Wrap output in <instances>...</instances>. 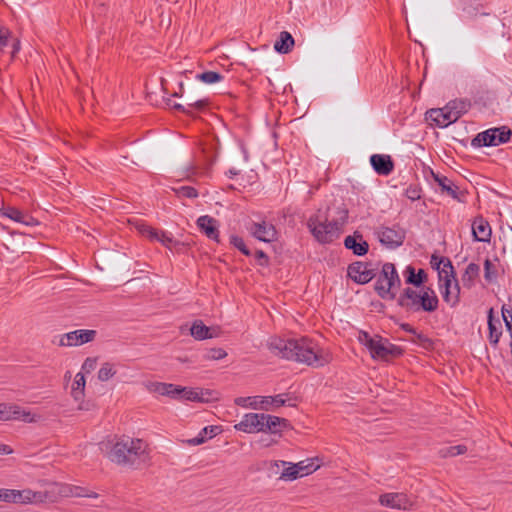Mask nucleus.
Instances as JSON below:
<instances>
[{"label":"nucleus","instance_id":"obj_1","mask_svg":"<svg viewBox=\"0 0 512 512\" xmlns=\"http://www.w3.org/2000/svg\"><path fill=\"white\" fill-rule=\"evenodd\" d=\"M269 350L283 359L305 363L309 366L320 367L328 363V355L322 354L317 344L307 338L272 337L268 341Z\"/></svg>","mask_w":512,"mask_h":512},{"label":"nucleus","instance_id":"obj_2","mask_svg":"<svg viewBox=\"0 0 512 512\" xmlns=\"http://www.w3.org/2000/svg\"><path fill=\"white\" fill-rule=\"evenodd\" d=\"M104 447L106 450L109 449L107 452L109 460L118 465L135 468L134 466L146 458V445L138 438L122 437L115 443L107 442Z\"/></svg>","mask_w":512,"mask_h":512},{"label":"nucleus","instance_id":"obj_3","mask_svg":"<svg viewBox=\"0 0 512 512\" xmlns=\"http://www.w3.org/2000/svg\"><path fill=\"white\" fill-rule=\"evenodd\" d=\"M397 305L407 313H433L438 309L439 298L430 287H424L421 290L407 287L402 290L397 298Z\"/></svg>","mask_w":512,"mask_h":512},{"label":"nucleus","instance_id":"obj_4","mask_svg":"<svg viewBox=\"0 0 512 512\" xmlns=\"http://www.w3.org/2000/svg\"><path fill=\"white\" fill-rule=\"evenodd\" d=\"M338 214L339 217L332 221H328L327 217L322 220L318 214L309 217L307 227L318 242L328 244L340 236L341 227L348 219V210L338 209Z\"/></svg>","mask_w":512,"mask_h":512},{"label":"nucleus","instance_id":"obj_5","mask_svg":"<svg viewBox=\"0 0 512 512\" xmlns=\"http://www.w3.org/2000/svg\"><path fill=\"white\" fill-rule=\"evenodd\" d=\"M401 287V279L398 275L395 264L387 262L382 265L374 290L381 299L394 300L395 289Z\"/></svg>","mask_w":512,"mask_h":512},{"label":"nucleus","instance_id":"obj_6","mask_svg":"<svg viewBox=\"0 0 512 512\" xmlns=\"http://www.w3.org/2000/svg\"><path fill=\"white\" fill-rule=\"evenodd\" d=\"M512 135V130L507 126H500L487 129L478 133L471 141L475 148L499 146L507 143Z\"/></svg>","mask_w":512,"mask_h":512},{"label":"nucleus","instance_id":"obj_7","mask_svg":"<svg viewBox=\"0 0 512 512\" xmlns=\"http://www.w3.org/2000/svg\"><path fill=\"white\" fill-rule=\"evenodd\" d=\"M373 358L382 360H389L397 358L404 354V349L400 346L390 343L387 339L380 338L379 340L369 339L365 343Z\"/></svg>","mask_w":512,"mask_h":512},{"label":"nucleus","instance_id":"obj_8","mask_svg":"<svg viewBox=\"0 0 512 512\" xmlns=\"http://www.w3.org/2000/svg\"><path fill=\"white\" fill-rule=\"evenodd\" d=\"M379 242L389 248L396 249L400 247L406 238V230L399 225L392 227L381 226L376 231Z\"/></svg>","mask_w":512,"mask_h":512},{"label":"nucleus","instance_id":"obj_9","mask_svg":"<svg viewBox=\"0 0 512 512\" xmlns=\"http://www.w3.org/2000/svg\"><path fill=\"white\" fill-rule=\"evenodd\" d=\"M369 262L356 261L347 268L348 277L357 284L364 285L376 277V271L369 268Z\"/></svg>","mask_w":512,"mask_h":512},{"label":"nucleus","instance_id":"obj_10","mask_svg":"<svg viewBox=\"0 0 512 512\" xmlns=\"http://www.w3.org/2000/svg\"><path fill=\"white\" fill-rule=\"evenodd\" d=\"M97 335L96 330L79 329L68 332L60 337L59 346H79L92 342Z\"/></svg>","mask_w":512,"mask_h":512},{"label":"nucleus","instance_id":"obj_11","mask_svg":"<svg viewBox=\"0 0 512 512\" xmlns=\"http://www.w3.org/2000/svg\"><path fill=\"white\" fill-rule=\"evenodd\" d=\"M259 409L270 410V407L278 408L281 406L296 407L298 397L292 393H282L275 396H258Z\"/></svg>","mask_w":512,"mask_h":512},{"label":"nucleus","instance_id":"obj_12","mask_svg":"<svg viewBox=\"0 0 512 512\" xmlns=\"http://www.w3.org/2000/svg\"><path fill=\"white\" fill-rule=\"evenodd\" d=\"M264 420V413H247L234 428L245 433L262 432L264 431Z\"/></svg>","mask_w":512,"mask_h":512},{"label":"nucleus","instance_id":"obj_13","mask_svg":"<svg viewBox=\"0 0 512 512\" xmlns=\"http://www.w3.org/2000/svg\"><path fill=\"white\" fill-rule=\"evenodd\" d=\"M251 235L263 242H272L277 239V230L273 224L262 222H253L248 228Z\"/></svg>","mask_w":512,"mask_h":512},{"label":"nucleus","instance_id":"obj_14","mask_svg":"<svg viewBox=\"0 0 512 512\" xmlns=\"http://www.w3.org/2000/svg\"><path fill=\"white\" fill-rule=\"evenodd\" d=\"M370 164L373 170L381 176L390 175L395 167L394 160L387 154H373L370 156Z\"/></svg>","mask_w":512,"mask_h":512},{"label":"nucleus","instance_id":"obj_15","mask_svg":"<svg viewBox=\"0 0 512 512\" xmlns=\"http://www.w3.org/2000/svg\"><path fill=\"white\" fill-rule=\"evenodd\" d=\"M344 246L351 250L356 256H364L369 251V244L364 240L363 235L359 231H355L352 235H348L344 239Z\"/></svg>","mask_w":512,"mask_h":512},{"label":"nucleus","instance_id":"obj_16","mask_svg":"<svg viewBox=\"0 0 512 512\" xmlns=\"http://www.w3.org/2000/svg\"><path fill=\"white\" fill-rule=\"evenodd\" d=\"M492 230L489 222L481 215L474 218L472 222L473 240L478 242H490Z\"/></svg>","mask_w":512,"mask_h":512},{"label":"nucleus","instance_id":"obj_17","mask_svg":"<svg viewBox=\"0 0 512 512\" xmlns=\"http://www.w3.org/2000/svg\"><path fill=\"white\" fill-rule=\"evenodd\" d=\"M12 419H21L25 422L33 421L30 412L23 411L16 405L0 403V420L8 421Z\"/></svg>","mask_w":512,"mask_h":512},{"label":"nucleus","instance_id":"obj_18","mask_svg":"<svg viewBox=\"0 0 512 512\" xmlns=\"http://www.w3.org/2000/svg\"><path fill=\"white\" fill-rule=\"evenodd\" d=\"M199 230L209 239L219 242V222L209 215L200 216L197 221Z\"/></svg>","mask_w":512,"mask_h":512},{"label":"nucleus","instance_id":"obj_19","mask_svg":"<svg viewBox=\"0 0 512 512\" xmlns=\"http://www.w3.org/2000/svg\"><path fill=\"white\" fill-rule=\"evenodd\" d=\"M431 267L438 271L439 281H442L444 276H451L455 278L456 272L451 260L444 256L433 254L430 260Z\"/></svg>","mask_w":512,"mask_h":512},{"label":"nucleus","instance_id":"obj_20","mask_svg":"<svg viewBox=\"0 0 512 512\" xmlns=\"http://www.w3.org/2000/svg\"><path fill=\"white\" fill-rule=\"evenodd\" d=\"M0 217H7L26 226H36L39 224L37 219L15 207L1 208Z\"/></svg>","mask_w":512,"mask_h":512},{"label":"nucleus","instance_id":"obj_21","mask_svg":"<svg viewBox=\"0 0 512 512\" xmlns=\"http://www.w3.org/2000/svg\"><path fill=\"white\" fill-rule=\"evenodd\" d=\"M426 119L431 120L436 126L441 128H445L449 124L456 122L453 120L452 113L447 109V106L428 110L426 112Z\"/></svg>","mask_w":512,"mask_h":512},{"label":"nucleus","instance_id":"obj_22","mask_svg":"<svg viewBox=\"0 0 512 512\" xmlns=\"http://www.w3.org/2000/svg\"><path fill=\"white\" fill-rule=\"evenodd\" d=\"M379 502L381 505L396 508V509H408L411 505L406 494L403 493H386L380 496Z\"/></svg>","mask_w":512,"mask_h":512},{"label":"nucleus","instance_id":"obj_23","mask_svg":"<svg viewBox=\"0 0 512 512\" xmlns=\"http://www.w3.org/2000/svg\"><path fill=\"white\" fill-rule=\"evenodd\" d=\"M487 324L489 342L494 348H496L502 336V326L499 318H495L493 308H490L487 311Z\"/></svg>","mask_w":512,"mask_h":512},{"label":"nucleus","instance_id":"obj_24","mask_svg":"<svg viewBox=\"0 0 512 512\" xmlns=\"http://www.w3.org/2000/svg\"><path fill=\"white\" fill-rule=\"evenodd\" d=\"M264 431L271 434H279L281 435V432L285 429L291 428V424L289 420L285 418H281L278 416L265 414V420H264Z\"/></svg>","mask_w":512,"mask_h":512},{"label":"nucleus","instance_id":"obj_25","mask_svg":"<svg viewBox=\"0 0 512 512\" xmlns=\"http://www.w3.org/2000/svg\"><path fill=\"white\" fill-rule=\"evenodd\" d=\"M403 275L405 277V282L416 288H424L423 286L428 280L427 273L424 269H419L416 272V269L412 265H408L406 267Z\"/></svg>","mask_w":512,"mask_h":512},{"label":"nucleus","instance_id":"obj_26","mask_svg":"<svg viewBox=\"0 0 512 512\" xmlns=\"http://www.w3.org/2000/svg\"><path fill=\"white\" fill-rule=\"evenodd\" d=\"M446 106L452 113L453 120L457 121L462 115L469 111L472 103L471 100L467 98H460L449 101Z\"/></svg>","mask_w":512,"mask_h":512},{"label":"nucleus","instance_id":"obj_27","mask_svg":"<svg viewBox=\"0 0 512 512\" xmlns=\"http://www.w3.org/2000/svg\"><path fill=\"white\" fill-rule=\"evenodd\" d=\"M221 432L220 426L211 425L204 427L200 433L191 439L187 440V443L191 446H197L205 443L208 439L215 437L217 434Z\"/></svg>","mask_w":512,"mask_h":512},{"label":"nucleus","instance_id":"obj_28","mask_svg":"<svg viewBox=\"0 0 512 512\" xmlns=\"http://www.w3.org/2000/svg\"><path fill=\"white\" fill-rule=\"evenodd\" d=\"M190 335L196 340H206L217 336L212 328L206 326L202 320H195L190 328Z\"/></svg>","mask_w":512,"mask_h":512},{"label":"nucleus","instance_id":"obj_29","mask_svg":"<svg viewBox=\"0 0 512 512\" xmlns=\"http://www.w3.org/2000/svg\"><path fill=\"white\" fill-rule=\"evenodd\" d=\"M208 106V100L207 99H199L195 101H191L187 103V106H184L179 103L173 104V109L180 113H184L190 116L194 115V111H204Z\"/></svg>","mask_w":512,"mask_h":512},{"label":"nucleus","instance_id":"obj_30","mask_svg":"<svg viewBox=\"0 0 512 512\" xmlns=\"http://www.w3.org/2000/svg\"><path fill=\"white\" fill-rule=\"evenodd\" d=\"M294 45L295 41L291 33L282 31L274 44V49L280 54H287L292 50Z\"/></svg>","mask_w":512,"mask_h":512},{"label":"nucleus","instance_id":"obj_31","mask_svg":"<svg viewBox=\"0 0 512 512\" xmlns=\"http://www.w3.org/2000/svg\"><path fill=\"white\" fill-rule=\"evenodd\" d=\"M431 173L435 182L440 186L443 193H446L454 199H458L457 187L450 179H448L446 176L435 174L433 171H431Z\"/></svg>","mask_w":512,"mask_h":512},{"label":"nucleus","instance_id":"obj_32","mask_svg":"<svg viewBox=\"0 0 512 512\" xmlns=\"http://www.w3.org/2000/svg\"><path fill=\"white\" fill-rule=\"evenodd\" d=\"M480 266L476 263H470L462 275L463 286L470 289L474 286L475 279L479 277Z\"/></svg>","mask_w":512,"mask_h":512},{"label":"nucleus","instance_id":"obj_33","mask_svg":"<svg viewBox=\"0 0 512 512\" xmlns=\"http://www.w3.org/2000/svg\"><path fill=\"white\" fill-rule=\"evenodd\" d=\"M85 376L82 372H79L75 376L74 383L72 385V396L76 401L81 400L84 397L85 390Z\"/></svg>","mask_w":512,"mask_h":512},{"label":"nucleus","instance_id":"obj_34","mask_svg":"<svg viewBox=\"0 0 512 512\" xmlns=\"http://www.w3.org/2000/svg\"><path fill=\"white\" fill-rule=\"evenodd\" d=\"M294 465L297 469L299 477L307 476L319 468V464H315L313 459L300 461Z\"/></svg>","mask_w":512,"mask_h":512},{"label":"nucleus","instance_id":"obj_35","mask_svg":"<svg viewBox=\"0 0 512 512\" xmlns=\"http://www.w3.org/2000/svg\"><path fill=\"white\" fill-rule=\"evenodd\" d=\"M195 78L206 84H214L223 79V75L216 71H204L196 74Z\"/></svg>","mask_w":512,"mask_h":512},{"label":"nucleus","instance_id":"obj_36","mask_svg":"<svg viewBox=\"0 0 512 512\" xmlns=\"http://www.w3.org/2000/svg\"><path fill=\"white\" fill-rule=\"evenodd\" d=\"M200 395H203L199 388H189L184 387V391L182 394V400L192 401V402H203L207 401L209 398H204Z\"/></svg>","mask_w":512,"mask_h":512},{"label":"nucleus","instance_id":"obj_37","mask_svg":"<svg viewBox=\"0 0 512 512\" xmlns=\"http://www.w3.org/2000/svg\"><path fill=\"white\" fill-rule=\"evenodd\" d=\"M21 494L19 490L14 489H0V501L19 504Z\"/></svg>","mask_w":512,"mask_h":512},{"label":"nucleus","instance_id":"obj_38","mask_svg":"<svg viewBox=\"0 0 512 512\" xmlns=\"http://www.w3.org/2000/svg\"><path fill=\"white\" fill-rule=\"evenodd\" d=\"M467 452V447L465 445H455V446H448L440 449L439 454L441 457H454L457 455H462Z\"/></svg>","mask_w":512,"mask_h":512},{"label":"nucleus","instance_id":"obj_39","mask_svg":"<svg viewBox=\"0 0 512 512\" xmlns=\"http://www.w3.org/2000/svg\"><path fill=\"white\" fill-rule=\"evenodd\" d=\"M280 463L283 466L289 465L281 473L280 479L293 481V480H296L297 478H300L299 474L297 472V469L295 468L294 463H290V462H286V461H280Z\"/></svg>","mask_w":512,"mask_h":512},{"label":"nucleus","instance_id":"obj_40","mask_svg":"<svg viewBox=\"0 0 512 512\" xmlns=\"http://www.w3.org/2000/svg\"><path fill=\"white\" fill-rule=\"evenodd\" d=\"M415 338L411 339L410 341L413 343H418L422 348L426 350H433L434 349V341L429 338L427 335L417 332V334H414Z\"/></svg>","mask_w":512,"mask_h":512},{"label":"nucleus","instance_id":"obj_41","mask_svg":"<svg viewBox=\"0 0 512 512\" xmlns=\"http://www.w3.org/2000/svg\"><path fill=\"white\" fill-rule=\"evenodd\" d=\"M497 278V269L495 265L491 262L490 259H485L484 261V279L488 283H492Z\"/></svg>","mask_w":512,"mask_h":512},{"label":"nucleus","instance_id":"obj_42","mask_svg":"<svg viewBox=\"0 0 512 512\" xmlns=\"http://www.w3.org/2000/svg\"><path fill=\"white\" fill-rule=\"evenodd\" d=\"M230 244L237 248L245 256H251V250L246 246L242 237L237 235L230 236Z\"/></svg>","mask_w":512,"mask_h":512},{"label":"nucleus","instance_id":"obj_43","mask_svg":"<svg viewBox=\"0 0 512 512\" xmlns=\"http://www.w3.org/2000/svg\"><path fill=\"white\" fill-rule=\"evenodd\" d=\"M19 493L21 494L19 504L34 503L40 500V493L30 489L19 490Z\"/></svg>","mask_w":512,"mask_h":512},{"label":"nucleus","instance_id":"obj_44","mask_svg":"<svg viewBox=\"0 0 512 512\" xmlns=\"http://www.w3.org/2000/svg\"><path fill=\"white\" fill-rule=\"evenodd\" d=\"M116 371L113 369V365L109 362L104 363L98 371V379L102 382L108 381L115 375Z\"/></svg>","mask_w":512,"mask_h":512},{"label":"nucleus","instance_id":"obj_45","mask_svg":"<svg viewBox=\"0 0 512 512\" xmlns=\"http://www.w3.org/2000/svg\"><path fill=\"white\" fill-rule=\"evenodd\" d=\"M136 228L142 236L149 238L151 241L158 237V230L145 223L137 224Z\"/></svg>","mask_w":512,"mask_h":512},{"label":"nucleus","instance_id":"obj_46","mask_svg":"<svg viewBox=\"0 0 512 512\" xmlns=\"http://www.w3.org/2000/svg\"><path fill=\"white\" fill-rule=\"evenodd\" d=\"M451 276H444L442 279L444 290L442 291V296L445 302L451 305L453 301L452 290H451Z\"/></svg>","mask_w":512,"mask_h":512},{"label":"nucleus","instance_id":"obj_47","mask_svg":"<svg viewBox=\"0 0 512 512\" xmlns=\"http://www.w3.org/2000/svg\"><path fill=\"white\" fill-rule=\"evenodd\" d=\"M175 192L179 197L196 198L198 197V191L192 186H181L175 189Z\"/></svg>","mask_w":512,"mask_h":512},{"label":"nucleus","instance_id":"obj_48","mask_svg":"<svg viewBox=\"0 0 512 512\" xmlns=\"http://www.w3.org/2000/svg\"><path fill=\"white\" fill-rule=\"evenodd\" d=\"M257 397H237L234 402L236 405L238 406H242V407H247V406H250L252 407L253 409H258L259 406L257 405V403L254 401V399H257Z\"/></svg>","mask_w":512,"mask_h":512},{"label":"nucleus","instance_id":"obj_49","mask_svg":"<svg viewBox=\"0 0 512 512\" xmlns=\"http://www.w3.org/2000/svg\"><path fill=\"white\" fill-rule=\"evenodd\" d=\"M226 355L227 353L222 348H212L207 351L204 358L208 360H220L223 359Z\"/></svg>","mask_w":512,"mask_h":512},{"label":"nucleus","instance_id":"obj_50","mask_svg":"<svg viewBox=\"0 0 512 512\" xmlns=\"http://www.w3.org/2000/svg\"><path fill=\"white\" fill-rule=\"evenodd\" d=\"M421 188L418 185H410L406 191L405 195L412 201L419 200L421 198Z\"/></svg>","mask_w":512,"mask_h":512},{"label":"nucleus","instance_id":"obj_51","mask_svg":"<svg viewBox=\"0 0 512 512\" xmlns=\"http://www.w3.org/2000/svg\"><path fill=\"white\" fill-rule=\"evenodd\" d=\"M97 365V358L96 357H87L82 364V373L83 374H89L91 373Z\"/></svg>","mask_w":512,"mask_h":512},{"label":"nucleus","instance_id":"obj_52","mask_svg":"<svg viewBox=\"0 0 512 512\" xmlns=\"http://www.w3.org/2000/svg\"><path fill=\"white\" fill-rule=\"evenodd\" d=\"M154 241H158L168 248H170L173 243H176L172 236L168 235L165 231H158V237L154 238Z\"/></svg>","mask_w":512,"mask_h":512},{"label":"nucleus","instance_id":"obj_53","mask_svg":"<svg viewBox=\"0 0 512 512\" xmlns=\"http://www.w3.org/2000/svg\"><path fill=\"white\" fill-rule=\"evenodd\" d=\"M257 264L262 267H267L270 264L269 256L260 249H257L254 253Z\"/></svg>","mask_w":512,"mask_h":512},{"label":"nucleus","instance_id":"obj_54","mask_svg":"<svg viewBox=\"0 0 512 512\" xmlns=\"http://www.w3.org/2000/svg\"><path fill=\"white\" fill-rule=\"evenodd\" d=\"M11 32L8 28L0 26V49L10 44Z\"/></svg>","mask_w":512,"mask_h":512},{"label":"nucleus","instance_id":"obj_55","mask_svg":"<svg viewBox=\"0 0 512 512\" xmlns=\"http://www.w3.org/2000/svg\"><path fill=\"white\" fill-rule=\"evenodd\" d=\"M152 386L153 391L162 396H166L168 393V389H172L171 383L156 382L153 383Z\"/></svg>","mask_w":512,"mask_h":512},{"label":"nucleus","instance_id":"obj_56","mask_svg":"<svg viewBox=\"0 0 512 512\" xmlns=\"http://www.w3.org/2000/svg\"><path fill=\"white\" fill-rule=\"evenodd\" d=\"M172 389H168V393L166 396L173 398V399H179L182 400V394L184 391V387L171 384Z\"/></svg>","mask_w":512,"mask_h":512},{"label":"nucleus","instance_id":"obj_57","mask_svg":"<svg viewBox=\"0 0 512 512\" xmlns=\"http://www.w3.org/2000/svg\"><path fill=\"white\" fill-rule=\"evenodd\" d=\"M199 391L203 393V395H201L202 397L209 398L207 401H203L202 403H209L218 400V393L213 390L199 388Z\"/></svg>","mask_w":512,"mask_h":512},{"label":"nucleus","instance_id":"obj_58","mask_svg":"<svg viewBox=\"0 0 512 512\" xmlns=\"http://www.w3.org/2000/svg\"><path fill=\"white\" fill-rule=\"evenodd\" d=\"M454 282V295H453V301L451 302V306H455L458 304L459 302V297H460V286H459V282H458V279L457 277L455 276V278H451V282Z\"/></svg>","mask_w":512,"mask_h":512},{"label":"nucleus","instance_id":"obj_59","mask_svg":"<svg viewBox=\"0 0 512 512\" xmlns=\"http://www.w3.org/2000/svg\"><path fill=\"white\" fill-rule=\"evenodd\" d=\"M10 44L12 46L11 56L14 58L20 50V40L11 34Z\"/></svg>","mask_w":512,"mask_h":512},{"label":"nucleus","instance_id":"obj_60","mask_svg":"<svg viewBox=\"0 0 512 512\" xmlns=\"http://www.w3.org/2000/svg\"><path fill=\"white\" fill-rule=\"evenodd\" d=\"M74 494L78 497H97V494L96 493H92V494H86L84 493V488H81V487H75V492Z\"/></svg>","mask_w":512,"mask_h":512},{"label":"nucleus","instance_id":"obj_61","mask_svg":"<svg viewBox=\"0 0 512 512\" xmlns=\"http://www.w3.org/2000/svg\"><path fill=\"white\" fill-rule=\"evenodd\" d=\"M400 328L404 330L405 332L411 333V334H417V330L408 323H401Z\"/></svg>","mask_w":512,"mask_h":512},{"label":"nucleus","instance_id":"obj_62","mask_svg":"<svg viewBox=\"0 0 512 512\" xmlns=\"http://www.w3.org/2000/svg\"><path fill=\"white\" fill-rule=\"evenodd\" d=\"M502 318L506 317V319L512 318V308H507L506 305H503L501 308Z\"/></svg>","mask_w":512,"mask_h":512},{"label":"nucleus","instance_id":"obj_63","mask_svg":"<svg viewBox=\"0 0 512 512\" xmlns=\"http://www.w3.org/2000/svg\"><path fill=\"white\" fill-rule=\"evenodd\" d=\"M13 450L10 448V446L5 444H0V454H11Z\"/></svg>","mask_w":512,"mask_h":512},{"label":"nucleus","instance_id":"obj_64","mask_svg":"<svg viewBox=\"0 0 512 512\" xmlns=\"http://www.w3.org/2000/svg\"><path fill=\"white\" fill-rule=\"evenodd\" d=\"M504 324H505V327H506L507 331H511L512 330V318L506 319V317H504Z\"/></svg>","mask_w":512,"mask_h":512}]
</instances>
